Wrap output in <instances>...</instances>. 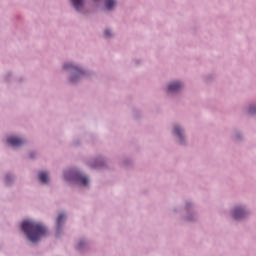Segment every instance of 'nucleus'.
<instances>
[{"label": "nucleus", "instance_id": "6", "mask_svg": "<svg viewBox=\"0 0 256 256\" xmlns=\"http://www.w3.org/2000/svg\"><path fill=\"white\" fill-rule=\"evenodd\" d=\"M76 11L83 9V0H70Z\"/></svg>", "mask_w": 256, "mask_h": 256}, {"label": "nucleus", "instance_id": "3", "mask_svg": "<svg viewBox=\"0 0 256 256\" xmlns=\"http://www.w3.org/2000/svg\"><path fill=\"white\" fill-rule=\"evenodd\" d=\"M7 143H9V145H11L12 147H21V145H23L25 141H23V139L21 138L11 136L7 139Z\"/></svg>", "mask_w": 256, "mask_h": 256}, {"label": "nucleus", "instance_id": "11", "mask_svg": "<svg viewBox=\"0 0 256 256\" xmlns=\"http://www.w3.org/2000/svg\"><path fill=\"white\" fill-rule=\"evenodd\" d=\"M64 69H75L76 71H79V68L73 64H65Z\"/></svg>", "mask_w": 256, "mask_h": 256}, {"label": "nucleus", "instance_id": "9", "mask_svg": "<svg viewBox=\"0 0 256 256\" xmlns=\"http://www.w3.org/2000/svg\"><path fill=\"white\" fill-rule=\"evenodd\" d=\"M65 219H66L65 214H60V215L58 216V219H57V225H58V227H61V224L63 223V221H65Z\"/></svg>", "mask_w": 256, "mask_h": 256}, {"label": "nucleus", "instance_id": "16", "mask_svg": "<svg viewBox=\"0 0 256 256\" xmlns=\"http://www.w3.org/2000/svg\"><path fill=\"white\" fill-rule=\"evenodd\" d=\"M30 157H33V155H32V154H30Z\"/></svg>", "mask_w": 256, "mask_h": 256}, {"label": "nucleus", "instance_id": "15", "mask_svg": "<svg viewBox=\"0 0 256 256\" xmlns=\"http://www.w3.org/2000/svg\"><path fill=\"white\" fill-rule=\"evenodd\" d=\"M71 81L74 82L75 80L73 78H71Z\"/></svg>", "mask_w": 256, "mask_h": 256}, {"label": "nucleus", "instance_id": "2", "mask_svg": "<svg viewBox=\"0 0 256 256\" xmlns=\"http://www.w3.org/2000/svg\"><path fill=\"white\" fill-rule=\"evenodd\" d=\"M70 175L71 178H69V175L66 173L65 177L67 179H73L74 181H77V183H80V185H84V187H87V185L89 184V179L79 172H70Z\"/></svg>", "mask_w": 256, "mask_h": 256}, {"label": "nucleus", "instance_id": "12", "mask_svg": "<svg viewBox=\"0 0 256 256\" xmlns=\"http://www.w3.org/2000/svg\"><path fill=\"white\" fill-rule=\"evenodd\" d=\"M104 35L105 37H111V31L105 30Z\"/></svg>", "mask_w": 256, "mask_h": 256}, {"label": "nucleus", "instance_id": "7", "mask_svg": "<svg viewBox=\"0 0 256 256\" xmlns=\"http://www.w3.org/2000/svg\"><path fill=\"white\" fill-rule=\"evenodd\" d=\"M39 180L41 183H49V174L47 172H40Z\"/></svg>", "mask_w": 256, "mask_h": 256}, {"label": "nucleus", "instance_id": "4", "mask_svg": "<svg viewBox=\"0 0 256 256\" xmlns=\"http://www.w3.org/2000/svg\"><path fill=\"white\" fill-rule=\"evenodd\" d=\"M245 215H246L245 209H243L241 207L235 208L233 211L234 219H243V217H245Z\"/></svg>", "mask_w": 256, "mask_h": 256}, {"label": "nucleus", "instance_id": "14", "mask_svg": "<svg viewBox=\"0 0 256 256\" xmlns=\"http://www.w3.org/2000/svg\"><path fill=\"white\" fill-rule=\"evenodd\" d=\"M9 180V176H6V181H8Z\"/></svg>", "mask_w": 256, "mask_h": 256}, {"label": "nucleus", "instance_id": "13", "mask_svg": "<svg viewBox=\"0 0 256 256\" xmlns=\"http://www.w3.org/2000/svg\"><path fill=\"white\" fill-rule=\"evenodd\" d=\"M249 112H250V113H256V108H250V109H249Z\"/></svg>", "mask_w": 256, "mask_h": 256}, {"label": "nucleus", "instance_id": "1", "mask_svg": "<svg viewBox=\"0 0 256 256\" xmlns=\"http://www.w3.org/2000/svg\"><path fill=\"white\" fill-rule=\"evenodd\" d=\"M21 229L32 243H37L41 237H45L47 235V228L43 224L33 220H26L22 222Z\"/></svg>", "mask_w": 256, "mask_h": 256}, {"label": "nucleus", "instance_id": "8", "mask_svg": "<svg viewBox=\"0 0 256 256\" xmlns=\"http://www.w3.org/2000/svg\"><path fill=\"white\" fill-rule=\"evenodd\" d=\"M115 0H106V9H113L115 7Z\"/></svg>", "mask_w": 256, "mask_h": 256}, {"label": "nucleus", "instance_id": "10", "mask_svg": "<svg viewBox=\"0 0 256 256\" xmlns=\"http://www.w3.org/2000/svg\"><path fill=\"white\" fill-rule=\"evenodd\" d=\"M174 133L180 138L183 139V134L181 133V128L179 126L174 127Z\"/></svg>", "mask_w": 256, "mask_h": 256}, {"label": "nucleus", "instance_id": "5", "mask_svg": "<svg viewBox=\"0 0 256 256\" xmlns=\"http://www.w3.org/2000/svg\"><path fill=\"white\" fill-rule=\"evenodd\" d=\"M181 87H183V84H181V82L172 83L168 86V93H175L179 91Z\"/></svg>", "mask_w": 256, "mask_h": 256}]
</instances>
